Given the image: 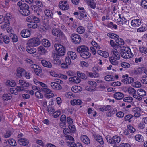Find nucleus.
Segmentation results:
<instances>
[{"label": "nucleus", "instance_id": "1", "mask_svg": "<svg viewBox=\"0 0 147 147\" xmlns=\"http://www.w3.org/2000/svg\"><path fill=\"white\" fill-rule=\"evenodd\" d=\"M54 47L57 51L56 57L62 56L64 55L66 52V48L60 44L56 43L54 45Z\"/></svg>", "mask_w": 147, "mask_h": 147}, {"label": "nucleus", "instance_id": "2", "mask_svg": "<svg viewBox=\"0 0 147 147\" xmlns=\"http://www.w3.org/2000/svg\"><path fill=\"white\" fill-rule=\"evenodd\" d=\"M106 140L109 143L114 145H116L117 144L119 143L121 141V138L119 136L115 135L112 137H107Z\"/></svg>", "mask_w": 147, "mask_h": 147}, {"label": "nucleus", "instance_id": "3", "mask_svg": "<svg viewBox=\"0 0 147 147\" xmlns=\"http://www.w3.org/2000/svg\"><path fill=\"white\" fill-rule=\"evenodd\" d=\"M121 57L125 59H129L133 56L131 49L129 48H126L120 53Z\"/></svg>", "mask_w": 147, "mask_h": 147}, {"label": "nucleus", "instance_id": "4", "mask_svg": "<svg viewBox=\"0 0 147 147\" xmlns=\"http://www.w3.org/2000/svg\"><path fill=\"white\" fill-rule=\"evenodd\" d=\"M29 9V7L28 5L26 3H24L20 8L19 11L22 15L27 16L30 14V12Z\"/></svg>", "mask_w": 147, "mask_h": 147}, {"label": "nucleus", "instance_id": "5", "mask_svg": "<svg viewBox=\"0 0 147 147\" xmlns=\"http://www.w3.org/2000/svg\"><path fill=\"white\" fill-rule=\"evenodd\" d=\"M40 43V40L39 38H34L30 39L28 42V44L31 47H36Z\"/></svg>", "mask_w": 147, "mask_h": 147}, {"label": "nucleus", "instance_id": "6", "mask_svg": "<svg viewBox=\"0 0 147 147\" xmlns=\"http://www.w3.org/2000/svg\"><path fill=\"white\" fill-rule=\"evenodd\" d=\"M72 42L75 44H79L82 41L80 36L76 34H73L70 36Z\"/></svg>", "mask_w": 147, "mask_h": 147}, {"label": "nucleus", "instance_id": "7", "mask_svg": "<svg viewBox=\"0 0 147 147\" xmlns=\"http://www.w3.org/2000/svg\"><path fill=\"white\" fill-rule=\"evenodd\" d=\"M40 22L39 19L35 16H33V21L28 24V26L29 28L35 29L37 28L38 25L37 24Z\"/></svg>", "mask_w": 147, "mask_h": 147}, {"label": "nucleus", "instance_id": "8", "mask_svg": "<svg viewBox=\"0 0 147 147\" xmlns=\"http://www.w3.org/2000/svg\"><path fill=\"white\" fill-rule=\"evenodd\" d=\"M67 1H61L59 3V8L62 10H67L69 7L68 5L67 4Z\"/></svg>", "mask_w": 147, "mask_h": 147}, {"label": "nucleus", "instance_id": "9", "mask_svg": "<svg viewBox=\"0 0 147 147\" xmlns=\"http://www.w3.org/2000/svg\"><path fill=\"white\" fill-rule=\"evenodd\" d=\"M52 33L53 35L56 36L59 38H61L63 36V32L59 29L57 28H53L52 31Z\"/></svg>", "mask_w": 147, "mask_h": 147}, {"label": "nucleus", "instance_id": "10", "mask_svg": "<svg viewBox=\"0 0 147 147\" xmlns=\"http://www.w3.org/2000/svg\"><path fill=\"white\" fill-rule=\"evenodd\" d=\"M89 49L86 46L82 45L78 46L77 48V51L80 55L82 52L86 51H89Z\"/></svg>", "mask_w": 147, "mask_h": 147}, {"label": "nucleus", "instance_id": "11", "mask_svg": "<svg viewBox=\"0 0 147 147\" xmlns=\"http://www.w3.org/2000/svg\"><path fill=\"white\" fill-rule=\"evenodd\" d=\"M24 90L21 88L20 86H17V87L12 88L10 89V92L12 94L15 95H17L19 91H22Z\"/></svg>", "mask_w": 147, "mask_h": 147}, {"label": "nucleus", "instance_id": "12", "mask_svg": "<svg viewBox=\"0 0 147 147\" xmlns=\"http://www.w3.org/2000/svg\"><path fill=\"white\" fill-rule=\"evenodd\" d=\"M25 73L26 71L24 69L19 67L17 69L16 75L19 77L21 78L24 77Z\"/></svg>", "mask_w": 147, "mask_h": 147}, {"label": "nucleus", "instance_id": "13", "mask_svg": "<svg viewBox=\"0 0 147 147\" xmlns=\"http://www.w3.org/2000/svg\"><path fill=\"white\" fill-rule=\"evenodd\" d=\"M21 36L23 38H27L29 37L30 33L29 30L28 29H23L21 32Z\"/></svg>", "mask_w": 147, "mask_h": 147}, {"label": "nucleus", "instance_id": "14", "mask_svg": "<svg viewBox=\"0 0 147 147\" xmlns=\"http://www.w3.org/2000/svg\"><path fill=\"white\" fill-rule=\"evenodd\" d=\"M51 86L52 88L55 90H59L62 89L61 85L58 83L53 82L51 83Z\"/></svg>", "mask_w": 147, "mask_h": 147}, {"label": "nucleus", "instance_id": "15", "mask_svg": "<svg viewBox=\"0 0 147 147\" xmlns=\"http://www.w3.org/2000/svg\"><path fill=\"white\" fill-rule=\"evenodd\" d=\"M116 36L117 37H116L115 40L116 44L117 45V48H118L120 46L123 45L124 43V42L123 39L120 38L118 35Z\"/></svg>", "mask_w": 147, "mask_h": 147}, {"label": "nucleus", "instance_id": "16", "mask_svg": "<svg viewBox=\"0 0 147 147\" xmlns=\"http://www.w3.org/2000/svg\"><path fill=\"white\" fill-rule=\"evenodd\" d=\"M35 65L36 67L34 69V71L35 74L39 76L42 77L43 74L42 72V70L41 68L39 67L38 66V68H37V65Z\"/></svg>", "mask_w": 147, "mask_h": 147}, {"label": "nucleus", "instance_id": "17", "mask_svg": "<svg viewBox=\"0 0 147 147\" xmlns=\"http://www.w3.org/2000/svg\"><path fill=\"white\" fill-rule=\"evenodd\" d=\"M122 78H123L122 80V82L125 84H130L132 82L134 81V79L132 77L125 78V76L123 75L122 76Z\"/></svg>", "mask_w": 147, "mask_h": 147}, {"label": "nucleus", "instance_id": "18", "mask_svg": "<svg viewBox=\"0 0 147 147\" xmlns=\"http://www.w3.org/2000/svg\"><path fill=\"white\" fill-rule=\"evenodd\" d=\"M93 136L94 137V139L96 140L101 144H103L104 142L103 140V138L101 136L99 135H96L95 134H94Z\"/></svg>", "mask_w": 147, "mask_h": 147}, {"label": "nucleus", "instance_id": "19", "mask_svg": "<svg viewBox=\"0 0 147 147\" xmlns=\"http://www.w3.org/2000/svg\"><path fill=\"white\" fill-rule=\"evenodd\" d=\"M131 23V25L133 27H138L141 24V21L140 20L138 19L133 20H132Z\"/></svg>", "mask_w": 147, "mask_h": 147}, {"label": "nucleus", "instance_id": "20", "mask_svg": "<svg viewBox=\"0 0 147 147\" xmlns=\"http://www.w3.org/2000/svg\"><path fill=\"white\" fill-rule=\"evenodd\" d=\"M124 96L123 94L119 92H115L113 95L114 97L117 100H121L123 98Z\"/></svg>", "mask_w": 147, "mask_h": 147}, {"label": "nucleus", "instance_id": "21", "mask_svg": "<svg viewBox=\"0 0 147 147\" xmlns=\"http://www.w3.org/2000/svg\"><path fill=\"white\" fill-rule=\"evenodd\" d=\"M81 141L84 143L88 144L90 143V140L89 138L86 135H82L80 137Z\"/></svg>", "mask_w": 147, "mask_h": 147}, {"label": "nucleus", "instance_id": "22", "mask_svg": "<svg viewBox=\"0 0 147 147\" xmlns=\"http://www.w3.org/2000/svg\"><path fill=\"white\" fill-rule=\"evenodd\" d=\"M18 143L20 145L25 146L28 144L29 142L25 138H21L18 140Z\"/></svg>", "mask_w": 147, "mask_h": 147}, {"label": "nucleus", "instance_id": "23", "mask_svg": "<svg viewBox=\"0 0 147 147\" xmlns=\"http://www.w3.org/2000/svg\"><path fill=\"white\" fill-rule=\"evenodd\" d=\"M26 49L27 51L30 54L34 53L36 51V49L34 48V47H31L28 45L26 46Z\"/></svg>", "mask_w": 147, "mask_h": 147}, {"label": "nucleus", "instance_id": "24", "mask_svg": "<svg viewBox=\"0 0 147 147\" xmlns=\"http://www.w3.org/2000/svg\"><path fill=\"white\" fill-rule=\"evenodd\" d=\"M133 111L135 112L134 114L135 117L137 118L141 116V114L140 113L141 111V109L140 108L138 107L134 108L133 109Z\"/></svg>", "mask_w": 147, "mask_h": 147}, {"label": "nucleus", "instance_id": "25", "mask_svg": "<svg viewBox=\"0 0 147 147\" xmlns=\"http://www.w3.org/2000/svg\"><path fill=\"white\" fill-rule=\"evenodd\" d=\"M69 80L70 82L76 83H79L81 81L79 76L76 77L75 76L73 77H71L69 78Z\"/></svg>", "mask_w": 147, "mask_h": 147}, {"label": "nucleus", "instance_id": "26", "mask_svg": "<svg viewBox=\"0 0 147 147\" xmlns=\"http://www.w3.org/2000/svg\"><path fill=\"white\" fill-rule=\"evenodd\" d=\"M89 51H86L82 52L80 55L82 58L84 59L89 58L91 56V54L88 52Z\"/></svg>", "mask_w": 147, "mask_h": 147}, {"label": "nucleus", "instance_id": "27", "mask_svg": "<svg viewBox=\"0 0 147 147\" xmlns=\"http://www.w3.org/2000/svg\"><path fill=\"white\" fill-rule=\"evenodd\" d=\"M44 13L45 16H46L47 17L50 18H53V12L50 10H45L44 11Z\"/></svg>", "mask_w": 147, "mask_h": 147}, {"label": "nucleus", "instance_id": "28", "mask_svg": "<svg viewBox=\"0 0 147 147\" xmlns=\"http://www.w3.org/2000/svg\"><path fill=\"white\" fill-rule=\"evenodd\" d=\"M97 53L98 54L105 58H107L109 56L108 53L101 50H98Z\"/></svg>", "mask_w": 147, "mask_h": 147}, {"label": "nucleus", "instance_id": "29", "mask_svg": "<svg viewBox=\"0 0 147 147\" xmlns=\"http://www.w3.org/2000/svg\"><path fill=\"white\" fill-rule=\"evenodd\" d=\"M67 54L68 55L71 57L72 59H74L77 57V55L76 53L75 52H72L71 51H68Z\"/></svg>", "mask_w": 147, "mask_h": 147}, {"label": "nucleus", "instance_id": "30", "mask_svg": "<svg viewBox=\"0 0 147 147\" xmlns=\"http://www.w3.org/2000/svg\"><path fill=\"white\" fill-rule=\"evenodd\" d=\"M71 89L74 92L77 93L81 91V88L80 86H74L72 87Z\"/></svg>", "mask_w": 147, "mask_h": 147}, {"label": "nucleus", "instance_id": "31", "mask_svg": "<svg viewBox=\"0 0 147 147\" xmlns=\"http://www.w3.org/2000/svg\"><path fill=\"white\" fill-rule=\"evenodd\" d=\"M12 96L11 94L9 93H6L4 94L2 97V98L4 100L7 101L8 100L10 99L11 98Z\"/></svg>", "mask_w": 147, "mask_h": 147}, {"label": "nucleus", "instance_id": "32", "mask_svg": "<svg viewBox=\"0 0 147 147\" xmlns=\"http://www.w3.org/2000/svg\"><path fill=\"white\" fill-rule=\"evenodd\" d=\"M42 44L45 47H48L50 46V43L49 41L46 39L43 40Z\"/></svg>", "mask_w": 147, "mask_h": 147}, {"label": "nucleus", "instance_id": "33", "mask_svg": "<svg viewBox=\"0 0 147 147\" xmlns=\"http://www.w3.org/2000/svg\"><path fill=\"white\" fill-rule=\"evenodd\" d=\"M117 59H116L115 57H109V61L112 64H118V63Z\"/></svg>", "mask_w": 147, "mask_h": 147}, {"label": "nucleus", "instance_id": "34", "mask_svg": "<svg viewBox=\"0 0 147 147\" xmlns=\"http://www.w3.org/2000/svg\"><path fill=\"white\" fill-rule=\"evenodd\" d=\"M67 118L66 116L64 115H62L60 118V121L63 124V125H65L66 123Z\"/></svg>", "mask_w": 147, "mask_h": 147}, {"label": "nucleus", "instance_id": "35", "mask_svg": "<svg viewBox=\"0 0 147 147\" xmlns=\"http://www.w3.org/2000/svg\"><path fill=\"white\" fill-rule=\"evenodd\" d=\"M104 79L106 81H113L114 80V78L113 77V76L111 75H108L104 77Z\"/></svg>", "mask_w": 147, "mask_h": 147}, {"label": "nucleus", "instance_id": "36", "mask_svg": "<svg viewBox=\"0 0 147 147\" xmlns=\"http://www.w3.org/2000/svg\"><path fill=\"white\" fill-rule=\"evenodd\" d=\"M1 28L4 29L6 28L7 26L9 25V22L8 20H7L6 22L3 21L2 22H1Z\"/></svg>", "mask_w": 147, "mask_h": 147}, {"label": "nucleus", "instance_id": "37", "mask_svg": "<svg viewBox=\"0 0 147 147\" xmlns=\"http://www.w3.org/2000/svg\"><path fill=\"white\" fill-rule=\"evenodd\" d=\"M85 30L84 28L81 26L78 27L77 29V32L80 34L83 33L85 31Z\"/></svg>", "mask_w": 147, "mask_h": 147}, {"label": "nucleus", "instance_id": "38", "mask_svg": "<svg viewBox=\"0 0 147 147\" xmlns=\"http://www.w3.org/2000/svg\"><path fill=\"white\" fill-rule=\"evenodd\" d=\"M133 98L130 96L125 97L123 99V101L125 102L131 103L133 100Z\"/></svg>", "mask_w": 147, "mask_h": 147}, {"label": "nucleus", "instance_id": "39", "mask_svg": "<svg viewBox=\"0 0 147 147\" xmlns=\"http://www.w3.org/2000/svg\"><path fill=\"white\" fill-rule=\"evenodd\" d=\"M40 92H44L45 94H48L52 92L51 90L49 89L43 88L40 89Z\"/></svg>", "mask_w": 147, "mask_h": 147}, {"label": "nucleus", "instance_id": "40", "mask_svg": "<svg viewBox=\"0 0 147 147\" xmlns=\"http://www.w3.org/2000/svg\"><path fill=\"white\" fill-rule=\"evenodd\" d=\"M79 13V17H78V18L80 20H81L83 18L87 17V15L85 13V11H82L81 12Z\"/></svg>", "mask_w": 147, "mask_h": 147}, {"label": "nucleus", "instance_id": "41", "mask_svg": "<svg viewBox=\"0 0 147 147\" xmlns=\"http://www.w3.org/2000/svg\"><path fill=\"white\" fill-rule=\"evenodd\" d=\"M77 75L78 76H79V78H80L83 79H85L87 78V77L85 74L80 72L78 71L77 72Z\"/></svg>", "mask_w": 147, "mask_h": 147}, {"label": "nucleus", "instance_id": "42", "mask_svg": "<svg viewBox=\"0 0 147 147\" xmlns=\"http://www.w3.org/2000/svg\"><path fill=\"white\" fill-rule=\"evenodd\" d=\"M6 83L7 84L11 87H14L16 85V83L13 80H8Z\"/></svg>", "mask_w": 147, "mask_h": 147}, {"label": "nucleus", "instance_id": "43", "mask_svg": "<svg viewBox=\"0 0 147 147\" xmlns=\"http://www.w3.org/2000/svg\"><path fill=\"white\" fill-rule=\"evenodd\" d=\"M143 137L140 135L138 134L135 136V138L136 141L139 142H142L143 141Z\"/></svg>", "mask_w": 147, "mask_h": 147}, {"label": "nucleus", "instance_id": "44", "mask_svg": "<svg viewBox=\"0 0 147 147\" xmlns=\"http://www.w3.org/2000/svg\"><path fill=\"white\" fill-rule=\"evenodd\" d=\"M145 67H141L137 68L136 71L137 72V74H139L140 73H144V71Z\"/></svg>", "mask_w": 147, "mask_h": 147}, {"label": "nucleus", "instance_id": "45", "mask_svg": "<svg viewBox=\"0 0 147 147\" xmlns=\"http://www.w3.org/2000/svg\"><path fill=\"white\" fill-rule=\"evenodd\" d=\"M93 1H90V2L88 3V5L91 8L94 9L96 7V5L95 3L94 2V0Z\"/></svg>", "mask_w": 147, "mask_h": 147}, {"label": "nucleus", "instance_id": "46", "mask_svg": "<svg viewBox=\"0 0 147 147\" xmlns=\"http://www.w3.org/2000/svg\"><path fill=\"white\" fill-rule=\"evenodd\" d=\"M133 117V116L131 114H128L126 115L124 117L125 121H129V122L131 121L130 119Z\"/></svg>", "mask_w": 147, "mask_h": 147}, {"label": "nucleus", "instance_id": "47", "mask_svg": "<svg viewBox=\"0 0 147 147\" xmlns=\"http://www.w3.org/2000/svg\"><path fill=\"white\" fill-rule=\"evenodd\" d=\"M8 143L13 146H14L16 145V141L13 139H9L8 141Z\"/></svg>", "mask_w": 147, "mask_h": 147}, {"label": "nucleus", "instance_id": "48", "mask_svg": "<svg viewBox=\"0 0 147 147\" xmlns=\"http://www.w3.org/2000/svg\"><path fill=\"white\" fill-rule=\"evenodd\" d=\"M141 5L142 7L147 9V1L145 0H142L141 2Z\"/></svg>", "mask_w": 147, "mask_h": 147}, {"label": "nucleus", "instance_id": "49", "mask_svg": "<svg viewBox=\"0 0 147 147\" xmlns=\"http://www.w3.org/2000/svg\"><path fill=\"white\" fill-rule=\"evenodd\" d=\"M35 95L38 98H42L43 97V94L38 91L35 92Z\"/></svg>", "mask_w": 147, "mask_h": 147}, {"label": "nucleus", "instance_id": "50", "mask_svg": "<svg viewBox=\"0 0 147 147\" xmlns=\"http://www.w3.org/2000/svg\"><path fill=\"white\" fill-rule=\"evenodd\" d=\"M3 41L5 43H9L10 42L9 37L7 36L4 35V36L3 37Z\"/></svg>", "mask_w": 147, "mask_h": 147}, {"label": "nucleus", "instance_id": "51", "mask_svg": "<svg viewBox=\"0 0 147 147\" xmlns=\"http://www.w3.org/2000/svg\"><path fill=\"white\" fill-rule=\"evenodd\" d=\"M139 92H138V95L142 96H144L146 95V92L143 89H140L139 90Z\"/></svg>", "mask_w": 147, "mask_h": 147}, {"label": "nucleus", "instance_id": "52", "mask_svg": "<svg viewBox=\"0 0 147 147\" xmlns=\"http://www.w3.org/2000/svg\"><path fill=\"white\" fill-rule=\"evenodd\" d=\"M12 36L11 38L12 40L13 41V42H16L18 41V38L17 36L16 35L13 34H11L10 36V37Z\"/></svg>", "mask_w": 147, "mask_h": 147}, {"label": "nucleus", "instance_id": "53", "mask_svg": "<svg viewBox=\"0 0 147 147\" xmlns=\"http://www.w3.org/2000/svg\"><path fill=\"white\" fill-rule=\"evenodd\" d=\"M86 89L90 91H94L96 90V88L93 87L92 86H87L86 87Z\"/></svg>", "mask_w": 147, "mask_h": 147}, {"label": "nucleus", "instance_id": "54", "mask_svg": "<svg viewBox=\"0 0 147 147\" xmlns=\"http://www.w3.org/2000/svg\"><path fill=\"white\" fill-rule=\"evenodd\" d=\"M140 81L144 84H147V76H145L142 77Z\"/></svg>", "mask_w": 147, "mask_h": 147}, {"label": "nucleus", "instance_id": "55", "mask_svg": "<svg viewBox=\"0 0 147 147\" xmlns=\"http://www.w3.org/2000/svg\"><path fill=\"white\" fill-rule=\"evenodd\" d=\"M115 50L116 51L113 52V54L114 55L113 56H114V57L116 58V59H119L120 58L119 53L116 50Z\"/></svg>", "mask_w": 147, "mask_h": 147}, {"label": "nucleus", "instance_id": "56", "mask_svg": "<svg viewBox=\"0 0 147 147\" xmlns=\"http://www.w3.org/2000/svg\"><path fill=\"white\" fill-rule=\"evenodd\" d=\"M128 92L129 94H134L136 93V90L132 87L129 88H128Z\"/></svg>", "mask_w": 147, "mask_h": 147}, {"label": "nucleus", "instance_id": "57", "mask_svg": "<svg viewBox=\"0 0 147 147\" xmlns=\"http://www.w3.org/2000/svg\"><path fill=\"white\" fill-rule=\"evenodd\" d=\"M107 35L111 38L113 39H114L116 38V37H117L116 36H117V35H116V34L112 33H108Z\"/></svg>", "mask_w": 147, "mask_h": 147}, {"label": "nucleus", "instance_id": "58", "mask_svg": "<svg viewBox=\"0 0 147 147\" xmlns=\"http://www.w3.org/2000/svg\"><path fill=\"white\" fill-rule=\"evenodd\" d=\"M127 128L129 129V130L131 133H133L136 131L135 129L131 125H129L127 126Z\"/></svg>", "mask_w": 147, "mask_h": 147}, {"label": "nucleus", "instance_id": "59", "mask_svg": "<svg viewBox=\"0 0 147 147\" xmlns=\"http://www.w3.org/2000/svg\"><path fill=\"white\" fill-rule=\"evenodd\" d=\"M61 114V112L60 111H56L53 114V116L55 118L58 117Z\"/></svg>", "mask_w": 147, "mask_h": 147}, {"label": "nucleus", "instance_id": "60", "mask_svg": "<svg viewBox=\"0 0 147 147\" xmlns=\"http://www.w3.org/2000/svg\"><path fill=\"white\" fill-rule=\"evenodd\" d=\"M110 44L111 47L115 49L117 48V45L112 40L110 41Z\"/></svg>", "mask_w": 147, "mask_h": 147}, {"label": "nucleus", "instance_id": "61", "mask_svg": "<svg viewBox=\"0 0 147 147\" xmlns=\"http://www.w3.org/2000/svg\"><path fill=\"white\" fill-rule=\"evenodd\" d=\"M111 108V105H107V106H104L102 107L103 111H107L110 109Z\"/></svg>", "mask_w": 147, "mask_h": 147}, {"label": "nucleus", "instance_id": "62", "mask_svg": "<svg viewBox=\"0 0 147 147\" xmlns=\"http://www.w3.org/2000/svg\"><path fill=\"white\" fill-rule=\"evenodd\" d=\"M139 49L140 51L143 53L146 54L147 53V48L142 47H140Z\"/></svg>", "mask_w": 147, "mask_h": 147}, {"label": "nucleus", "instance_id": "63", "mask_svg": "<svg viewBox=\"0 0 147 147\" xmlns=\"http://www.w3.org/2000/svg\"><path fill=\"white\" fill-rule=\"evenodd\" d=\"M51 63L54 64H60L61 62L60 60L59 59H53L52 61V63Z\"/></svg>", "mask_w": 147, "mask_h": 147}, {"label": "nucleus", "instance_id": "64", "mask_svg": "<svg viewBox=\"0 0 147 147\" xmlns=\"http://www.w3.org/2000/svg\"><path fill=\"white\" fill-rule=\"evenodd\" d=\"M120 147H131L130 145L127 143H123L120 145Z\"/></svg>", "mask_w": 147, "mask_h": 147}]
</instances>
